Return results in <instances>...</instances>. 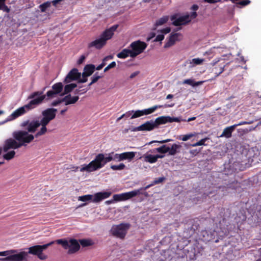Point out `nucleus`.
Listing matches in <instances>:
<instances>
[{
  "label": "nucleus",
  "instance_id": "nucleus-1",
  "mask_svg": "<svg viewBox=\"0 0 261 261\" xmlns=\"http://www.w3.org/2000/svg\"><path fill=\"white\" fill-rule=\"evenodd\" d=\"M57 111L56 109L48 108L42 112V117L40 120H25L20 124V126L25 128L29 132L31 133L35 132L37 128L41 126L40 128L34 135L35 138H38L45 135L47 132L46 125L56 117Z\"/></svg>",
  "mask_w": 261,
  "mask_h": 261
},
{
  "label": "nucleus",
  "instance_id": "nucleus-2",
  "mask_svg": "<svg viewBox=\"0 0 261 261\" xmlns=\"http://www.w3.org/2000/svg\"><path fill=\"white\" fill-rule=\"evenodd\" d=\"M45 98V95H43V92L37 91L31 93L28 97V99L32 100L27 105L19 108L14 111L0 125L8 121H12L17 117L25 114L27 112L36 108L40 105Z\"/></svg>",
  "mask_w": 261,
  "mask_h": 261
},
{
  "label": "nucleus",
  "instance_id": "nucleus-3",
  "mask_svg": "<svg viewBox=\"0 0 261 261\" xmlns=\"http://www.w3.org/2000/svg\"><path fill=\"white\" fill-rule=\"evenodd\" d=\"M29 133L28 130L14 132L13 137L14 139L10 138L5 141L3 148L4 151L7 152L9 149H17L22 146H26L30 143L35 137Z\"/></svg>",
  "mask_w": 261,
  "mask_h": 261
},
{
  "label": "nucleus",
  "instance_id": "nucleus-4",
  "mask_svg": "<svg viewBox=\"0 0 261 261\" xmlns=\"http://www.w3.org/2000/svg\"><path fill=\"white\" fill-rule=\"evenodd\" d=\"M113 160V153H110L106 156L102 153L97 154L94 160L88 164H84L82 166L80 171L91 172L103 167L106 163Z\"/></svg>",
  "mask_w": 261,
  "mask_h": 261
},
{
  "label": "nucleus",
  "instance_id": "nucleus-5",
  "mask_svg": "<svg viewBox=\"0 0 261 261\" xmlns=\"http://www.w3.org/2000/svg\"><path fill=\"white\" fill-rule=\"evenodd\" d=\"M118 27V25L116 24L106 30L102 33L99 38L91 42L89 44V46L90 47H94L96 49L102 48L106 44L107 41L112 37L114 32L117 30Z\"/></svg>",
  "mask_w": 261,
  "mask_h": 261
},
{
  "label": "nucleus",
  "instance_id": "nucleus-6",
  "mask_svg": "<svg viewBox=\"0 0 261 261\" xmlns=\"http://www.w3.org/2000/svg\"><path fill=\"white\" fill-rule=\"evenodd\" d=\"M197 14L196 12H193L190 14L180 15L176 14L171 17V20L172 21V24L175 26H179L185 25L190 22L192 19L196 17Z\"/></svg>",
  "mask_w": 261,
  "mask_h": 261
},
{
  "label": "nucleus",
  "instance_id": "nucleus-7",
  "mask_svg": "<svg viewBox=\"0 0 261 261\" xmlns=\"http://www.w3.org/2000/svg\"><path fill=\"white\" fill-rule=\"evenodd\" d=\"M111 194V192H100L95 193L94 195L88 194L79 196L78 197V200L84 202L92 201L94 203H98L100 201L109 197Z\"/></svg>",
  "mask_w": 261,
  "mask_h": 261
},
{
  "label": "nucleus",
  "instance_id": "nucleus-8",
  "mask_svg": "<svg viewBox=\"0 0 261 261\" xmlns=\"http://www.w3.org/2000/svg\"><path fill=\"white\" fill-rule=\"evenodd\" d=\"M54 243V241L43 245H35L29 248L28 254L36 255L40 259L45 260L47 258V255L43 253L44 250Z\"/></svg>",
  "mask_w": 261,
  "mask_h": 261
},
{
  "label": "nucleus",
  "instance_id": "nucleus-9",
  "mask_svg": "<svg viewBox=\"0 0 261 261\" xmlns=\"http://www.w3.org/2000/svg\"><path fill=\"white\" fill-rule=\"evenodd\" d=\"M57 243L62 245L63 247L68 250V254H72L76 252L80 249V245L75 239L67 240L59 239L57 240Z\"/></svg>",
  "mask_w": 261,
  "mask_h": 261
},
{
  "label": "nucleus",
  "instance_id": "nucleus-10",
  "mask_svg": "<svg viewBox=\"0 0 261 261\" xmlns=\"http://www.w3.org/2000/svg\"><path fill=\"white\" fill-rule=\"evenodd\" d=\"M181 145L177 144H173L171 147L168 146L166 145H163L158 148L151 149V152H159L161 153H166L168 152L169 155H174L177 153L179 152V149L181 148Z\"/></svg>",
  "mask_w": 261,
  "mask_h": 261
},
{
  "label": "nucleus",
  "instance_id": "nucleus-11",
  "mask_svg": "<svg viewBox=\"0 0 261 261\" xmlns=\"http://www.w3.org/2000/svg\"><path fill=\"white\" fill-rule=\"evenodd\" d=\"M129 227L127 223H121L119 225H113L111 229L112 234L115 237L123 239Z\"/></svg>",
  "mask_w": 261,
  "mask_h": 261
},
{
  "label": "nucleus",
  "instance_id": "nucleus-12",
  "mask_svg": "<svg viewBox=\"0 0 261 261\" xmlns=\"http://www.w3.org/2000/svg\"><path fill=\"white\" fill-rule=\"evenodd\" d=\"M147 44L140 40L132 42L129 45V49L131 51L130 57L135 58L138 55L142 53L146 48Z\"/></svg>",
  "mask_w": 261,
  "mask_h": 261
},
{
  "label": "nucleus",
  "instance_id": "nucleus-13",
  "mask_svg": "<svg viewBox=\"0 0 261 261\" xmlns=\"http://www.w3.org/2000/svg\"><path fill=\"white\" fill-rule=\"evenodd\" d=\"M28 256L27 252L22 251L18 252L17 250H10L8 257L0 258L1 261H23L26 259Z\"/></svg>",
  "mask_w": 261,
  "mask_h": 261
},
{
  "label": "nucleus",
  "instance_id": "nucleus-14",
  "mask_svg": "<svg viewBox=\"0 0 261 261\" xmlns=\"http://www.w3.org/2000/svg\"><path fill=\"white\" fill-rule=\"evenodd\" d=\"M162 107L161 105H155L151 108L142 110L134 111L130 119H134L143 115H147L154 112L157 109Z\"/></svg>",
  "mask_w": 261,
  "mask_h": 261
},
{
  "label": "nucleus",
  "instance_id": "nucleus-15",
  "mask_svg": "<svg viewBox=\"0 0 261 261\" xmlns=\"http://www.w3.org/2000/svg\"><path fill=\"white\" fill-rule=\"evenodd\" d=\"M186 120L185 119H182L181 117H171L170 116H161L158 118H157L155 120V122L156 126H157L159 124H165L168 122H180V121H186Z\"/></svg>",
  "mask_w": 261,
  "mask_h": 261
},
{
  "label": "nucleus",
  "instance_id": "nucleus-16",
  "mask_svg": "<svg viewBox=\"0 0 261 261\" xmlns=\"http://www.w3.org/2000/svg\"><path fill=\"white\" fill-rule=\"evenodd\" d=\"M63 87L64 85L62 83H56L52 86V90L47 92L46 95L50 98H54L58 94L61 96V94L63 92Z\"/></svg>",
  "mask_w": 261,
  "mask_h": 261
},
{
  "label": "nucleus",
  "instance_id": "nucleus-17",
  "mask_svg": "<svg viewBox=\"0 0 261 261\" xmlns=\"http://www.w3.org/2000/svg\"><path fill=\"white\" fill-rule=\"evenodd\" d=\"M81 76V72H79L76 68H73L67 74L63 83L64 84L70 83L73 81L78 80Z\"/></svg>",
  "mask_w": 261,
  "mask_h": 261
},
{
  "label": "nucleus",
  "instance_id": "nucleus-18",
  "mask_svg": "<svg viewBox=\"0 0 261 261\" xmlns=\"http://www.w3.org/2000/svg\"><path fill=\"white\" fill-rule=\"evenodd\" d=\"M151 149L148 150L145 154H144L142 158H144V161L146 162L153 164L157 162L158 159H162L165 155L161 154L152 155V153L155 152H150Z\"/></svg>",
  "mask_w": 261,
  "mask_h": 261
},
{
  "label": "nucleus",
  "instance_id": "nucleus-19",
  "mask_svg": "<svg viewBox=\"0 0 261 261\" xmlns=\"http://www.w3.org/2000/svg\"><path fill=\"white\" fill-rule=\"evenodd\" d=\"M156 127L154 121L150 120L147 121L144 124L136 127L133 129L134 131H150Z\"/></svg>",
  "mask_w": 261,
  "mask_h": 261
},
{
  "label": "nucleus",
  "instance_id": "nucleus-20",
  "mask_svg": "<svg viewBox=\"0 0 261 261\" xmlns=\"http://www.w3.org/2000/svg\"><path fill=\"white\" fill-rule=\"evenodd\" d=\"M182 39V35L180 33H171L170 35L169 40L164 45L165 48H168L175 44L176 41H180Z\"/></svg>",
  "mask_w": 261,
  "mask_h": 261
},
{
  "label": "nucleus",
  "instance_id": "nucleus-21",
  "mask_svg": "<svg viewBox=\"0 0 261 261\" xmlns=\"http://www.w3.org/2000/svg\"><path fill=\"white\" fill-rule=\"evenodd\" d=\"M79 99L78 96H71V94H68L62 98V101H63L65 105L67 106L76 103Z\"/></svg>",
  "mask_w": 261,
  "mask_h": 261
},
{
  "label": "nucleus",
  "instance_id": "nucleus-22",
  "mask_svg": "<svg viewBox=\"0 0 261 261\" xmlns=\"http://www.w3.org/2000/svg\"><path fill=\"white\" fill-rule=\"evenodd\" d=\"M204 61V59L197 58L188 60L186 63L187 65H188L189 68H191L195 67V66L202 64Z\"/></svg>",
  "mask_w": 261,
  "mask_h": 261
},
{
  "label": "nucleus",
  "instance_id": "nucleus-23",
  "mask_svg": "<svg viewBox=\"0 0 261 261\" xmlns=\"http://www.w3.org/2000/svg\"><path fill=\"white\" fill-rule=\"evenodd\" d=\"M95 66L92 64H88L85 66L84 71L81 74L84 76H90L95 70Z\"/></svg>",
  "mask_w": 261,
  "mask_h": 261
},
{
  "label": "nucleus",
  "instance_id": "nucleus-24",
  "mask_svg": "<svg viewBox=\"0 0 261 261\" xmlns=\"http://www.w3.org/2000/svg\"><path fill=\"white\" fill-rule=\"evenodd\" d=\"M66 85L63 87V92L61 94V96L65 95L71 91H72L75 87H77V85L75 83H68L65 84Z\"/></svg>",
  "mask_w": 261,
  "mask_h": 261
},
{
  "label": "nucleus",
  "instance_id": "nucleus-25",
  "mask_svg": "<svg viewBox=\"0 0 261 261\" xmlns=\"http://www.w3.org/2000/svg\"><path fill=\"white\" fill-rule=\"evenodd\" d=\"M234 129L235 127L233 125L225 128L220 137H225L227 138H230L231 136L232 132Z\"/></svg>",
  "mask_w": 261,
  "mask_h": 261
},
{
  "label": "nucleus",
  "instance_id": "nucleus-26",
  "mask_svg": "<svg viewBox=\"0 0 261 261\" xmlns=\"http://www.w3.org/2000/svg\"><path fill=\"white\" fill-rule=\"evenodd\" d=\"M171 31V29L169 27H167L165 29H163L160 30L161 34H158L156 38L154 39L155 41H161L164 38V35L169 33Z\"/></svg>",
  "mask_w": 261,
  "mask_h": 261
},
{
  "label": "nucleus",
  "instance_id": "nucleus-27",
  "mask_svg": "<svg viewBox=\"0 0 261 261\" xmlns=\"http://www.w3.org/2000/svg\"><path fill=\"white\" fill-rule=\"evenodd\" d=\"M123 195L124 196L125 200H126L137 195H140V194L139 190L137 189L128 192L123 193Z\"/></svg>",
  "mask_w": 261,
  "mask_h": 261
},
{
  "label": "nucleus",
  "instance_id": "nucleus-28",
  "mask_svg": "<svg viewBox=\"0 0 261 261\" xmlns=\"http://www.w3.org/2000/svg\"><path fill=\"white\" fill-rule=\"evenodd\" d=\"M131 55V51L129 48L123 49L120 53L117 55V57L118 58L124 59L126 57L130 56Z\"/></svg>",
  "mask_w": 261,
  "mask_h": 261
},
{
  "label": "nucleus",
  "instance_id": "nucleus-29",
  "mask_svg": "<svg viewBox=\"0 0 261 261\" xmlns=\"http://www.w3.org/2000/svg\"><path fill=\"white\" fill-rule=\"evenodd\" d=\"M135 152H125L123 153H122V160H127L128 161L132 160L135 156L136 154Z\"/></svg>",
  "mask_w": 261,
  "mask_h": 261
},
{
  "label": "nucleus",
  "instance_id": "nucleus-30",
  "mask_svg": "<svg viewBox=\"0 0 261 261\" xmlns=\"http://www.w3.org/2000/svg\"><path fill=\"white\" fill-rule=\"evenodd\" d=\"M169 19V17L168 16H165L161 18H160L159 19H158L155 24V25L156 27L161 25L164 24V23H166L167 21Z\"/></svg>",
  "mask_w": 261,
  "mask_h": 261
},
{
  "label": "nucleus",
  "instance_id": "nucleus-31",
  "mask_svg": "<svg viewBox=\"0 0 261 261\" xmlns=\"http://www.w3.org/2000/svg\"><path fill=\"white\" fill-rule=\"evenodd\" d=\"M196 135V133H190L186 135H184L182 136H179L178 139L181 140L183 141H186L189 139H190L192 137L195 136Z\"/></svg>",
  "mask_w": 261,
  "mask_h": 261
},
{
  "label": "nucleus",
  "instance_id": "nucleus-32",
  "mask_svg": "<svg viewBox=\"0 0 261 261\" xmlns=\"http://www.w3.org/2000/svg\"><path fill=\"white\" fill-rule=\"evenodd\" d=\"M81 245L83 247L92 245L93 243L92 240L89 239H82L80 240Z\"/></svg>",
  "mask_w": 261,
  "mask_h": 261
},
{
  "label": "nucleus",
  "instance_id": "nucleus-33",
  "mask_svg": "<svg viewBox=\"0 0 261 261\" xmlns=\"http://www.w3.org/2000/svg\"><path fill=\"white\" fill-rule=\"evenodd\" d=\"M15 151L11 150L4 154L3 158L6 160H10L14 157Z\"/></svg>",
  "mask_w": 261,
  "mask_h": 261
},
{
  "label": "nucleus",
  "instance_id": "nucleus-34",
  "mask_svg": "<svg viewBox=\"0 0 261 261\" xmlns=\"http://www.w3.org/2000/svg\"><path fill=\"white\" fill-rule=\"evenodd\" d=\"M89 89V87H86L85 86L80 87L78 89L75 91V93L77 94H82L85 93Z\"/></svg>",
  "mask_w": 261,
  "mask_h": 261
},
{
  "label": "nucleus",
  "instance_id": "nucleus-35",
  "mask_svg": "<svg viewBox=\"0 0 261 261\" xmlns=\"http://www.w3.org/2000/svg\"><path fill=\"white\" fill-rule=\"evenodd\" d=\"M113 200L115 201H119L125 200L123 193L119 194H115L113 196Z\"/></svg>",
  "mask_w": 261,
  "mask_h": 261
},
{
  "label": "nucleus",
  "instance_id": "nucleus-36",
  "mask_svg": "<svg viewBox=\"0 0 261 261\" xmlns=\"http://www.w3.org/2000/svg\"><path fill=\"white\" fill-rule=\"evenodd\" d=\"M125 166L124 164L121 163L117 165H112L111 168L113 170H122L124 169Z\"/></svg>",
  "mask_w": 261,
  "mask_h": 261
},
{
  "label": "nucleus",
  "instance_id": "nucleus-37",
  "mask_svg": "<svg viewBox=\"0 0 261 261\" xmlns=\"http://www.w3.org/2000/svg\"><path fill=\"white\" fill-rule=\"evenodd\" d=\"M208 139L207 138H205L199 141L198 142L191 145L192 147H196L198 146L205 145V141Z\"/></svg>",
  "mask_w": 261,
  "mask_h": 261
},
{
  "label": "nucleus",
  "instance_id": "nucleus-38",
  "mask_svg": "<svg viewBox=\"0 0 261 261\" xmlns=\"http://www.w3.org/2000/svg\"><path fill=\"white\" fill-rule=\"evenodd\" d=\"M113 153V160L117 162L122 161V154L121 153H114V152H112Z\"/></svg>",
  "mask_w": 261,
  "mask_h": 261
},
{
  "label": "nucleus",
  "instance_id": "nucleus-39",
  "mask_svg": "<svg viewBox=\"0 0 261 261\" xmlns=\"http://www.w3.org/2000/svg\"><path fill=\"white\" fill-rule=\"evenodd\" d=\"M50 4H51L50 2H47L43 3V4L41 5L40 6L41 11L42 12H45L46 11V9L47 8H48L49 7H50Z\"/></svg>",
  "mask_w": 261,
  "mask_h": 261
},
{
  "label": "nucleus",
  "instance_id": "nucleus-40",
  "mask_svg": "<svg viewBox=\"0 0 261 261\" xmlns=\"http://www.w3.org/2000/svg\"><path fill=\"white\" fill-rule=\"evenodd\" d=\"M171 141H172V140L170 139H166V140H161V141L154 140V141H151L149 142L147 144L150 145V144H151L153 143H160V144H163V143H167V142H170Z\"/></svg>",
  "mask_w": 261,
  "mask_h": 261
},
{
  "label": "nucleus",
  "instance_id": "nucleus-41",
  "mask_svg": "<svg viewBox=\"0 0 261 261\" xmlns=\"http://www.w3.org/2000/svg\"><path fill=\"white\" fill-rule=\"evenodd\" d=\"M116 65L115 62H112L110 64H109L105 69L104 71L106 72L108 71L109 69L114 68Z\"/></svg>",
  "mask_w": 261,
  "mask_h": 261
},
{
  "label": "nucleus",
  "instance_id": "nucleus-42",
  "mask_svg": "<svg viewBox=\"0 0 261 261\" xmlns=\"http://www.w3.org/2000/svg\"><path fill=\"white\" fill-rule=\"evenodd\" d=\"M165 180V177H159L158 178H156V179H155L154 180V181H153V184H154V185H156V184L162 183Z\"/></svg>",
  "mask_w": 261,
  "mask_h": 261
},
{
  "label": "nucleus",
  "instance_id": "nucleus-43",
  "mask_svg": "<svg viewBox=\"0 0 261 261\" xmlns=\"http://www.w3.org/2000/svg\"><path fill=\"white\" fill-rule=\"evenodd\" d=\"M101 76L98 74V73H96L91 77L92 83H96Z\"/></svg>",
  "mask_w": 261,
  "mask_h": 261
},
{
  "label": "nucleus",
  "instance_id": "nucleus-44",
  "mask_svg": "<svg viewBox=\"0 0 261 261\" xmlns=\"http://www.w3.org/2000/svg\"><path fill=\"white\" fill-rule=\"evenodd\" d=\"M194 81V80L191 79H189L185 80L183 81L182 83L184 84H188V85H191L193 87Z\"/></svg>",
  "mask_w": 261,
  "mask_h": 261
},
{
  "label": "nucleus",
  "instance_id": "nucleus-45",
  "mask_svg": "<svg viewBox=\"0 0 261 261\" xmlns=\"http://www.w3.org/2000/svg\"><path fill=\"white\" fill-rule=\"evenodd\" d=\"M250 3V1L249 0H244L239 2L238 3H237V5L239 6H241L242 7H244L245 6L248 5Z\"/></svg>",
  "mask_w": 261,
  "mask_h": 261
},
{
  "label": "nucleus",
  "instance_id": "nucleus-46",
  "mask_svg": "<svg viewBox=\"0 0 261 261\" xmlns=\"http://www.w3.org/2000/svg\"><path fill=\"white\" fill-rule=\"evenodd\" d=\"M153 185H154V184H153V182H152L151 184L148 185L144 187H142V188H140V189H138V190H139V192H140V194L141 193V191H145V190H147L148 189H149L150 187L153 186Z\"/></svg>",
  "mask_w": 261,
  "mask_h": 261
},
{
  "label": "nucleus",
  "instance_id": "nucleus-47",
  "mask_svg": "<svg viewBox=\"0 0 261 261\" xmlns=\"http://www.w3.org/2000/svg\"><path fill=\"white\" fill-rule=\"evenodd\" d=\"M10 253V250L0 252V256L8 257Z\"/></svg>",
  "mask_w": 261,
  "mask_h": 261
},
{
  "label": "nucleus",
  "instance_id": "nucleus-48",
  "mask_svg": "<svg viewBox=\"0 0 261 261\" xmlns=\"http://www.w3.org/2000/svg\"><path fill=\"white\" fill-rule=\"evenodd\" d=\"M225 66L226 65L220 66V71L218 72H215V77H218L221 73H222L224 71Z\"/></svg>",
  "mask_w": 261,
  "mask_h": 261
},
{
  "label": "nucleus",
  "instance_id": "nucleus-49",
  "mask_svg": "<svg viewBox=\"0 0 261 261\" xmlns=\"http://www.w3.org/2000/svg\"><path fill=\"white\" fill-rule=\"evenodd\" d=\"M251 123H252V121H249V122L241 121V122H239V123L234 124L233 125H234V127L236 128V127H237L238 126L242 125L244 124H251Z\"/></svg>",
  "mask_w": 261,
  "mask_h": 261
},
{
  "label": "nucleus",
  "instance_id": "nucleus-50",
  "mask_svg": "<svg viewBox=\"0 0 261 261\" xmlns=\"http://www.w3.org/2000/svg\"><path fill=\"white\" fill-rule=\"evenodd\" d=\"M87 77H88V76L82 75V78L81 79V77H80L78 80V82L79 83H84L86 82L87 81V80H88Z\"/></svg>",
  "mask_w": 261,
  "mask_h": 261
},
{
  "label": "nucleus",
  "instance_id": "nucleus-51",
  "mask_svg": "<svg viewBox=\"0 0 261 261\" xmlns=\"http://www.w3.org/2000/svg\"><path fill=\"white\" fill-rule=\"evenodd\" d=\"M86 59V56L84 55H82L80 58H79V59L77 60V64H81L83 63V62L84 61V60H85Z\"/></svg>",
  "mask_w": 261,
  "mask_h": 261
},
{
  "label": "nucleus",
  "instance_id": "nucleus-52",
  "mask_svg": "<svg viewBox=\"0 0 261 261\" xmlns=\"http://www.w3.org/2000/svg\"><path fill=\"white\" fill-rule=\"evenodd\" d=\"M63 102V101H62V99L60 100H56L52 102L51 106H57L59 104Z\"/></svg>",
  "mask_w": 261,
  "mask_h": 261
},
{
  "label": "nucleus",
  "instance_id": "nucleus-53",
  "mask_svg": "<svg viewBox=\"0 0 261 261\" xmlns=\"http://www.w3.org/2000/svg\"><path fill=\"white\" fill-rule=\"evenodd\" d=\"M133 112L134 111H128L126 113L123 114V116H124L125 118H128L130 116L131 117Z\"/></svg>",
  "mask_w": 261,
  "mask_h": 261
},
{
  "label": "nucleus",
  "instance_id": "nucleus-54",
  "mask_svg": "<svg viewBox=\"0 0 261 261\" xmlns=\"http://www.w3.org/2000/svg\"><path fill=\"white\" fill-rule=\"evenodd\" d=\"M67 169H70L74 172H76L77 171L79 167H74L72 165H70L68 167L66 168Z\"/></svg>",
  "mask_w": 261,
  "mask_h": 261
},
{
  "label": "nucleus",
  "instance_id": "nucleus-55",
  "mask_svg": "<svg viewBox=\"0 0 261 261\" xmlns=\"http://www.w3.org/2000/svg\"><path fill=\"white\" fill-rule=\"evenodd\" d=\"M204 82V81H198V82L194 81L193 87L199 86L200 85H201Z\"/></svg>",
  "mask_w": 261,
  "mask_h": 261
},
{
  "label": "nucleus",
  "instance_id": "nucleus-56",
  "mask_svg": "<svg viewBox=\"0 0 261 261\" xmlns=\"http://www.w3.org/2000/svg\"><path fill=\"white\" fill-rule=\"evenodd\" d=\"M139 73V71H135L130 74L129 78L130 79H132L134 77H135V76H136Z\"/></svg>",
  "mask_w": 261,
  "mask_h": 261
},
{
  "label": "nucleus",
  "instance_id": "nucleus-57",
  "mask_svg": "<svg viewBox=\"0 0 261 261\" xmlns=\"http://www.w3.org/2000/svg\"><path fill=\"white\" fill-rule=\"evenodd\" d=\"M106 64V63L105 62H103V60L102 61V62L101 64H100L99 65H98L97 67H96V70H100Z\"/></svg>",
  "mask_w": 261,
  "mask_h": 261
},
{
  "label": "nucleus",
  "instance_id": "nucleus-58",
  "mask_svg": "<svg viewBox=\"0 0 261 261\" xmlns=\"http://www.w3.org/2000/svg\"><path fill=\"white\" fill-rule=\"evenodd\" d=\"M113 203H114V200H113V199L109 200H107L105 202V204L106 205H109Z\"/></svg>",
  "mask_w": 261,
  "mask_h": 261
},
{
  "label": "nucleus",
  "instance_id": "nucleus-59",
  "mask_svg": "<svg viewBox=\"0 0 261 261\" xmlns=\"http://www.w3.org/2000/svg\"><path fill=\"white\" fill-rule=\"evenodd\" d=\"M6 0H0V10L2 9L3 7H5V2Z\"/></svg>",
  "mask_w": 261,
  "mask_h": 261
},
{
  "label": "nucleus",
  "instance_id": "nucleus-60",
  "mask_svg": "<svg viewBox=\"0 0 261 261\" xmlns=\"http://www.w3.org/2000/svg\"><path fill=\"white\" fill-rule=\"evenodd\" d=\"M198 9V6L196 5H194L191 7V10L193 11H194L197 10Z\"/></svg>",
  "mask_w": 261,
  "mask_h": 261
},
{
  "label": "nucleus",
  "instance_id": "nucleus-61",
  "mask_svg": "<svg viewBox=\"0 0 261 261\" xmlns=\"http://www.w3.org/2000/svg\"><path fill=\"white\" fill-rule=\"evenodd\" d=\"M113 59V56H107V57H106L103 59V62H106V61H108L109 59Z\"/></svg>",
  "mask_w": 261,
  "mask_h": 261
},
{
  "label": "nucleus",
  "instance_id": "nucleus-62",
  "mask_svg": "<svg viewBox=\"0 0 261 261\" xmlns=\"http://www.w3.org/2000/svg\"><path fill=\"white\" fill-rule=\"evenodd\" d=\"M219 60L215 59L213 61V62L211 63V65L215 66L218 62H219Z\"/></svg>",
  "mask_w": 261,
  "mask_h": 261
},
{
  "label": "nucleus",
  "instance_id": "nucleus-63",
  "mask_svg": "<svg viewBox=\"0 0 261 261\" xmlns=\"http://www.w3.org/2000/svg\"><path fill=\"white\" fill-rule=\"evenodd\" d=\"M62 0H54L52 1V3L54 6H56L57 4H58L59 2L62 1Z\"/></svg>",
  "mask_w": 261,
  "mask_h": 261
},
{
  "label": "nucleus",
  "instance_id": "nucleus-64",
  "mask_svg": "<svg viewBox=\"0 0 261 261\" xmlns=\"http://www.w3.org/2000/svg\"><path fill=\"white\" fill-rule=\"evenodd\" d=\"M204 1L205 2H207V3H211V4L215 3L217 2V1H216V0H204Z\"/></svg>",
  "mask_w": 261,
  "mask_h": 261
}]
</instances>
